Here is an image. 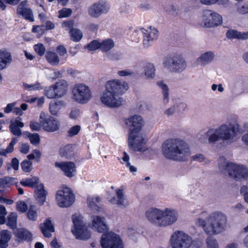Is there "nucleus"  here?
I'll return each instance as SVG.
<instances>
[{"label":"nucleus","mask_w":248,"mask_h":248,"mask_svg":"<svg viewBox=\"0 0 248 248\" xmlns=\"http://www.w3.org/2000/svg\"><path fill=\"white\" fill-rule=\"evenodd\" d=\"M115 195H109L107 197L108 201L113 205H116L121 208H125L129 205V202L124 195V190L120 188L115 190Z\"/></svg>","instance_id":"obj_15"},{"label":"nucleus","mask_w":248,"mask_h":248,"mask_svg":"<svg viewBox=\"0 0 248 248\" xmlns=\"http://www.w3.org/2000/svg\"><path fill=\"white\" fill-rule=\"evenodd\" d=\"M39 227L41 232L45 237H51V233L54 232V227L49 218L46 219L44 223L40 224Z\"/></svg>","instance_id":"obj_24"},{"label":"nucleus","mask_w":248,"mask_h":248,"mask_svg":"<svg viewBox=\"0 0 248 248\" xmlns=\"http://www.w3.org/2000/svg\"><path fill=\"white\" fill-rule=\"evenodd\" d=\"M161 152L166 159L173 161H184L190 155L188 145L180 139H170L162 144Z\"/></svg>","instance_id":"obj_3"},{"label":"nucleus","mask_w":248,"mask_h":248,"mask_svg":"<svg viewBox=\"0 0 248 248\" xmlns=\"http://www.w3.org/2000/svg\"><path fill=\"white\" fill-rule=\"evenodd\" d=\"M81 129V127L80 125H77L71 127L67 131V137H73L77 135Z\"/></svg>","instance_id":"obj_49"},{"label":"nucleus","mask_w":248,"mask_h":248,"mask_svg":"<svg viewBox=\"0 0 248 248\" xmlns=\"http://www.w3.org/2000/svg\"><path fill=\"white\" fill-rule=\"evenodd\" d=\"M89 51H93L100 49V42L97 40H93L85 46Z\"/></svg>","instance_id":"obj_50"},{"label":"nucleus","mask_w":248,"mask_h":248,"mask_svg":"<svg viewBox=\"0 0 248 248\" xmlns=\"http://www.w3.org/2000/svg\"><path fill=\"white\" fill-rule=\"evenodd\" d=\"M45 95L49 98H60L62 96V83L57 82L46 90Z\"/></svg>","instance_id":"obj_21"},{"label":"nucleus","mask_w":248,"mask_h":248,"mask_svg":"<svg viewBox=\"0 0 248 248\" xmlns=\"http://www.w3.org/2000/svg\"><path fill=\"white\" fill-rule=\"evenodd\" d=\"M143 74L147 79H153L155 75V68L153 63L151 62H145L143 64Z\"/></svg>","instance_id":"obj_27"},{"label":"nucleus","mask_w":248,"mask_h":248,"mask_svg":"<svg viewBox=\"0 0 248 248\" xmlns=\"http://www.w3.org/2000/svg\"><path fill=\"white\" fill-rule=\"evenodd\" d=\"M23 87L25 89L29 91L41 90L43 89V87L39 82H36L34 84H28L26 83H23Z\"/></svg>","instance_id":"obj_44"},{"label":"nucleus","mask_w":248,"mask_h":248,"mask_svg":"<svg viewBox=\"0 0 248 248\" xmlns=\"http://www.w3.org/2000/svg\"><path fill=\"white\" fill-rule=\"evenodd\" d=\"M145 217L152 224L158 227H166L175 223L179 218L177 210L172 208L163 209L150 207L145 212Z\"/></svg>","instance_id":"obj_2"},{"label":"nucleus","mask_w":248,"mask_h":248,"mask_svg":"<svg viewBox=\"0 0 248 248\" xmlns=\"http://www.w3.org/2000/svg\"><path fill=\"white\" fill-rule=\"evenodd\" d=\"M92 227L100 233H105L108 230L106 219L99 216L93 217ZM101 244L103 248H124L120 236L112 232L102 235Z\"/></svg>","instance_id":"obj_5"},{"label":"nucleus","mask_w":248,"mask_h":248,"mask_svg":"<svg viewBox=\"0 0 248 248\" xmlns=\"http://www.w3.org/2000/svg\"><path fill=\"white\" fill-rule=\"evenodd\" d=\"M233 163L230 162L224 156H220L217 160V166L220 172L229 175L231 168L232 167Z\"/></svg>","instance_id":"obj_22"},{"label":"nucleus","mask_w":248,"mask_h":248,"mask_svg":"<svg viewBox=\"0 0 248 248\" xmlns=\"http://www.w3.org/2000/svg\"><path fill=\"white\" fill-rule=\"evenodd\" d=\"M215 58L214 53L212 51H207L202 53L196 60L197 62L201 66L205 65L211 63Z\"/></svg>","instance_id":"obj_25"},{"label":"nucleus","mask_w":248,"mask_h":248,"mask_svg":"<svg viewBox=\"0 0 248 248\" xmlns=\"http://www.w3.org/2000/svg\"><path fill=\"white\" fill-rule=\"evenodd\" d=\"M46 58L47 61L52 65H57L60 62V59L57 54L53 51H46Z\"/></svg>","instance_id":"obj_33"},{"label":"nucleus","mask_w":248,"mask_h":248,"mask_svg":"<svg viewBox=\"0 0 248 248\" xmlns=\"http://www.w3.org/2000/svg\"><path fill=\"white\" fill-rule=\"evenodd\" d=\"M17 140L13 138L6 149L0 148V155L6 156L7 154L11 153L14 151V145L17 143Z\"/></svg>","instance_id":"obj_39"},{"label":"nucleus","mask_w":248,"mask_h":248,"mask_svg":"<svg viewBox=\"0 0 248 248\" xmlns=\"http://www.w3.org/2000/svg\"><path fill=\"white\" fill-rule=\"evenodd\" d=\"M39 118L40 122L45 131L53 132L58 129L57 121L52 117L47 116L45 112H41Z\"/></svg>","instance_id":"obj_17"},{"label":"nucleus","mask_w":248,"mask_h":248,"mask_svg":"<svg viewBox=\"0 0 248 248\" xmlns=\"http://www.w3.org/2000/svg\"><path fill=\"white\" fill-rule=\"evenodd\" d=\"M214 128H209L207 132L201 135L199 138L200 142H206L208 140L209 143H215L216 142Z\"/></svg>","instance_id":"obj_28"},{"label":"nucleus","mask_w":248,"mask_h":248,"mask_svg":"<svg viewBox=\"0 0 248 248\" xmlns=\"http://www.w3.org/2000/svg\"><path fill=\"white\" fill-rule=\"evenodd\" d=\"M237 12L242 15L248 14V4H240L238 5Z\"/></svg>","instance_id":"obj_57"},{"label":"nucleus","mask_w":248,"mask_h":248,"mask_svg":"<svg viewBox=\"0 0 248 248\" xmlns=\"http://www.w3.org/2000/svg\"><path fill=\"white\" fill-rule=\"evenodd\" d=\"M192 159L194 161H197L200 162H202L206 160L205 156L201 154H196L192 156Z\"/></svg>","instance_id":"obj_61"},{"label":"nucleus","mask_w":248,"mask_h":248,"mask_svg":"<svg viewBox=\"0 0 248 248\" xmlns=\"http://www.w3.org/2000/svg\"><path fill=\"white\" fill-rule=\"evenodd\" d=\"M228 218L225 214L220 211L210 213L204 220L199 218L197 224L208 235H215L225 231L227 228Z\"/></svg>","instance_id":"obj_4"},{"label":"nucleus","mask_w":248,"mask_h":248,"mask_svg":"<svg viewBox=\"0 0 248 248\" xmlns=\"http://www.w3.org/2000/svg\"><path fill=\"white\" fill-rule=\"evenodd\" d=\"M228 176L236 181L245 180L248 178V169L244 166L233 164Z\"/></svg>","instance_id":"obj_16"},{"label":"nucleus","mask_w":248,"mask_h":248,"mask_svg":"<svg viewBox=\"0 0 248 248\" xmlns=\"http://www.w3.org/2000/svg\"><path fill=\"white\" fill-rule=\"evenodd\" d=\"M17 13L18 14L22 15L26 20L31 22L34 21L33 13L30 8L22 9L17 11Z\"/></svg>","instance_id":"obj_41"},{"label":"nucleus","mask_w":248,"mask_h":248,"mask_svg":"<svg viewBox=\"0 0 248 248\" xmlns=\"http://www.w3.org/2000/svg\"><path fill=\"white\" fill-rule=\"evenodd\" d=\"M157 85L162 90L164 103H167L169 101V89L168 86L163 81H158Z\"/></svg>","instance_id":"obj_35"},{"label":"nucleus","mask_w":248,"mask_h":248,"mask_svg":"<svg viewBox=\"0 0 248 248\" xmlns=\"http://www.w3.org/2000/svg\"><path fill=\"white\" fill-rule=\"evenodd\" d=\"M127 82L121 79H114L107 81L105 90L100 98L101 102L109 108H118L123 104L121 96L128 89Z\"/></svg>","instance_id":"obj_1"},{"label":"nucleus","mask_w":248,"mask_h":248,"mask_svg":"<svg viewBox=\"0 0 248 248\" xmlns=\"http://www.w3.org/2000/svg\"><path fill=\"white\" fill-rule=\"evenodd\" d=\"M72 99L76 102L85 104L92 98V93L89 87L84 83L76 84L72 90Z\"/></svg>","instance_id":"obj_9"},{"label":"nucleus","mask_w":248,"mask_h":248,"mask_svg":"<svg viewBox=\"0 0 248 248\" xmlns=\"http://www.w3.org/2000/svg\"><path fill=\"white\" fill-rule=\"evenodd\" d=\"M80 111L79 109L74 108L72 109L69 114L71 119H76L80 116Z\"/></svg>","instance_id":"obj_59"},{"label":"nucleus","mask_w":248,"mask_h":248,"mask_svg":"<svg viewBox=\"0 0 248 248\" xmlns=\"http://www.w3.org/2000/svg\"><path fill=\"white\" fill-rule=\"evenodd\" d=\"M16 240L19 242H29L31 240L32 234L28 230L20 228L16 229L14 232Z\"/></svg>","instance_id":"obj_20"},{"label":"nucleus","mask_w":248,"mask_h":248,"mask_svg":"<svg viewBox=\"0 0 248 248\" xmlns=\"http://www.w3.org/2000/svg\"><path fill=\"white\" fill-rule=\"evenodd\" d=\"M27 205L25 202L23 201H18L16 203L17 210L21 213L25 212L27 211Z\"/></svg>","instance_id":"obj_56"},{"label":"nucleus","mask_w":248,"mask_h":248,"mask_svg":"<svg viewBox=\"0 0 248 248\" xmlns=\"http://www.w3.org/2000/svg\"><path fill=\"white\" fill-rule=\"evenodd\" d=\"M21 118L18 117V119L14 122H11L9 125V129L11 133L15 136L20 137L22 135L21 130L20 128H22L24 124L20 122Z\"/></svg>","instance_id":"obj_26"},{"label":"nucleus","mask_w":248,"mask_h":248,"mask_svg":"<svg viewBox=\"0 0 248 248\" xmlns=\"http://www.w3.org/2000/svg\"><path fill=\"white\" fill-rule=\"evenodd\" d=\"M211 236L212 235H209L206 239L208 248H218L217 240Z\"/></svg>","instance_id":"obj_52"},{"label":"nucleus","mask_w":248,"mask_h":248,"mask_svg":"<svg viewBox=\"0 0 248 248\" xmlns=\"http://www.w3.org/2000/svg\"><path fill=\"white\" fill-rule=\"evenodd\" d=\"M171 248H189L193 244L192 238L183 231H175L170 239Z\"/></svg>","instance_id":"obj_10"},{"label":"nucleus","mask_w":248,"mask_h":248,"mask_svg":"<svg viewBox=\"0 0 248 248\" xmlns=\"http://www.w3.org/2000/svg\"><path fill=\"white\" fill-rule=\"evenodd\" d=\"M32 162L29 160H24L21 163V167L23 171L26 172H30L32 169Z\"/></svg>","instance_id":"obj_48"},{"label":"nucleus","mask_w":248,"mask_h":248,"mask_svg":"<svg viewBox=\"0 0 248 248\" xmlns=\"http://www.w3.org/2000/svg\"><path fill=\"white\" fill-rule=\"evenodd\" d=\"M143 35V45L145 47L151 45V42L156 40L158 37V31L155 28L148 27L147 29L141 28L140 29Z\"/></svg>","instance_id":"obj_18"},{"label":"nucleus","mask_w":248,"mask_h":248,"mask_svg":"<svg viewBox=\"0 0 248 248\" xmlns=\"http://www.w3.org/2000/svg\"><path fill=\"white\" fill-rule=\"evenodd\" d=\"M56 200L58 206L62 207V190H58L56 193Z\"/></svg>","instance_id":"obj_63"},{"label":"nucleus","mask_w":248,"mask_h":248,"mask_svg":"<svg viewBox=\"0 0 248 248\" xmlns=\"http://www.w3.org/2000/svg\"><path fill=\"white\" fill-rule=\"evenodd\" d=\"M62 107V102L61 100H57L54 102H51L49 105V110L51 114L53 115H58L61 113V109Z\"/></svg>","instance_id":"obj_34"},{"label":"nucleus","mask_w":248,"mask_h":248,"mask_svg":"<svg viewBox=\"0 0 248 248\" xmlns=\"http://www.w3.org/2000/svg\"><path fill=\"white\" fill-rule=\"evenodd\" d=\"M27 217L29 219L32 221H36L37 219L38 214L37 213V208L34 205H31L29 207L28 211Z\"/></svg>","instance_id":"obj_43"},{"label":"nucleus","mask_w":248,"mask_h":248,"mask_svg":"<svg viewBox=\"0 0 248 248\" xmlns=\"http://www.w3.org/2000/svg\"><path fill=\"white\" fill-rule=\"evenodd\" d=\"M48 193L45 189V186L43 184H39L35 191V197L40 205L44 204L46 201V197Z\"/></svg>","instance_id":"obj_23"},{"label":"nucleus","mask_w":248,"mask_h":248,"mask_svg":"<svg viewBox=\"0 0 248 248\" xmlns=\"http://www.w3.org/2000/svg\"><path fill=\"white\" fill-rule=\"evenodd\" d=\"M12 62L10 53L5 50H0V69L5 68Z\"/></svg>","instance_id":"obj_31"},{"label":"nucleus","mask_w":248,"mask_h":248,"mask_svg":"<svg viewBox=\"0 0 248 248\" xmlns=\"http://www.w3.org/2000/svg\"><path fill=\"white\" fill-rule=\"evenodd\" d=\"M74 24V20L63 21V28H66V30L69 32V30L72 29V28H73Z\"/></svg>","instance_id":"obj_60"},{"label":"nucleus","mask_w":248,"mask_h":248,"mask_svg":"<svg viewBox=\"0 0 248 248\" xmlns=\"http://www.w3.org/2000/svg\"><path fill=\"white\" fill-rule=\"evenodd\" d=\"M114 46V42L110 39H105L100 42V50L103 52L108 51L112 49Z\"/></svg>","instance_id":"obj_37"},{"label":"nucleus","mask_w":248,"mask_h":248,"mask_svg":"<svg viewBox=\"0 0 248 248\" xmlns=\"http://www.w3.org/2000/svg\"><path fill=\"white\" fill-rule=\"evenodd\" d=\"M63 171L68 177H73L75 176L77 171L75 164L71 161L63 162Z\"/></svg>","instance_id":"obj_29"},{"label":"nucleus","mask_w":248,"mask_h":248,"mask_svg":"<svg viewBox=\"0 0 248 248\" xmlns=\"http://www.w3.org/2000/svg\"><path fill=\"white\" fill-rule=\"evenodd\" d=\"M17 215L16 213H11L8 217L7 225L10 228L15 229L17 226Z\"/></svg>","instance_id":"obj_40"},{"label":"nucleus","mask_w":248,"mask_h":248,"mask_svg":"<svg viewBox=\"0 0 248 248\" xmlns=\"http://www.w3.org/2000/svg\"><path fill=\"white\" fill-rule=\"evenodd\" d=\"M16 179L14 177L4 176L0 178V187L5 188L10 187L16 182Z\"/></svg>","instance_id":"obj_38"},{"label":"nucleus","mask_w":248,"mask_h":248,"mask_svg":"<svg viewBox=\"0 0 248 248\" xmlns=\"http://www.w3.org/2000/svg\"><path fill=\"white\" fill-rule=\"evenodd\" d=\"M226 35L228 39H241V32L234 30H229L227 31Z\"/></svg>","instance_id":"obj_46"},{"label":"nucleus","mask_w":248,"mask_h":248,"mask_svg":"<svg viewBox=\"0 0 248 248\" xmlns=\"http://www.w3.org/2000/svg\"><path fill=\"white\" fill-rule=\"evenodd\" d=\"M72 220L74 226L72 229V232L76 238L84 240L89 239L91 233L85 224L83 217L76 214L73 215Z\"/></svg>","instance_id":"obj_8"},{"label":"nucleus","mask_w":248,"mask_h":248,"mask_svg":"<svg viewBox=\"0 0 248 248\" xmlns=\"http://www.w3.org/2000/svg\"><path fill=\"white\" fill-rule=\"evenodd\" d=\"M128 143L134 151L144 152L147 150L145 140L140 133L129 134Z\"/></svg>","instance_id":"obj_13"},{"label":"nucleus","mask_w":248,"mask_h":248,"mask_svg":"<svg viewBox=\"0 0 248 248\" xmlns=\"http://www.w3.org/2000/svg\"><path fill=\"white\" fill-rule=\"evenodd\" d=\"M173 106L175 108L177 112H183L186 110L187 105L184 102L179 101L175 103Z\"/></svg>","instance_id":"obj_53"},{"label":"nucleus","mask_w":248,"mask_h":248,"mask_svg":"<svg viewBox=\"0 0 248 248\" xmlns=\"http://www.w3.org/2000/svg\"><path fill=\"white\" fill-rule=\"evenodd\" d=\"M27 136L29 138L31 142L34 145H37L40 143V136L37 133H30L27 132Z\"/></svg>","instance_id":"obj_47"},{"label":"nucleus","mask_w":248,"mask_h":248,"mask_svg":"<svg viewBox=\"0 0 248 248\" xmlns=\"http://www.w3.org/2000/svg\"><path fill=\"white\" fill-rule=\"evenodd\" d=\"M34 49L35 51L40 56H43L46 51L45 46L42 44L34 45Z\"/></svg>","instance_id":"obj_55"},{"label":"nucleus","mask_w":248,"mask_h":248,"mask_svg":"<svg viewBox=\"0 0 248 248\" xmlns=\"http://www.w3.org/2000/svg\"><path fill=\"white\" fill-rule=\"evenodd\" d=\"M101 202V198L98 196L88 197L87 201L88 207L94 212L101 211L102 209L99 206Z\"/></svg>","instance_id":"obj_30"},{"label":"nucleus","mask_w":248,"mask_h":248,"mask_svg":"<svg viewBox=\"0 0 248 248\" xmlns=\"http://www.w3.org/2000/svg\"><path fill=\"white\" fill-rule=\"evenodd\" d=\"M202 3L205 4H214L218 2L220 4L224 5L228 3V0H201Z\"/></svg>","instance_id":"obj_58"},{"label":"nucleus","mask_w":248,"mask_h":248,"mask_svg":"<svg viewBox=\"0 0 248 248\" xmlns=\"http://www.w3.org/2000/svg\"><path fill=\"white\" fill-rule=\"evenodd\" d=\"M109 9V5L106 1L101 0L89 7L88 13L92 17L97 18L102 14H106Z\"/></svg>","instance_id":"obj_14"},{"label":"nucleus","mask_w":248,"mask_h":248,"mask_svg":"<svg viewBox=\"0 0 248 248\" xmlns=\"http://www.w3.org/2000/svg\"><path fill=\"white\" fill-rule=\"evenodd\" d=\"M30 149V146L27 143H23L20 147V152L23 154H27Z\"/></svg>","instance_id":"obj_64"},{"label":"nucleus","mask_w":248,"mask_h":248,"mask_svg":"<svg viewBox=\"0 0 248 248\" xmlns=\"http://www.w3.org/2000/svg\"><path fill=\"white\" fill-rule=\"evenodd\" d=\"M202 21L206 28L218 26L222 23V18L218 14L210 10H205L202 16Z\"/></svg>","instance_id":"obj_11"},{"label":"nucleus","mask_w":248,"mask_h":248,"mask_svg":"<svg viewBox=\"0 0 248 248\" xmlns=\"http://www.w3.org/2000/svg\"><path fill=\"white\" fill-rule=\"evenodd\" d=\"M163 64L167 71L175 74L183 72L187 67L185 58L178 54H172L167 57L164 60Z\"/></svg>","instance_id":"obj_7"},{"label":"nucleus","mask_w":248,"mask_h":248,"mask_svg":"<svg viewBox=\"0 0 248 248\" xmlns=\"http://www.w3.org/2000/svg\"><path fill=\"white\" fill-rule=\"evenodd\" d=\"M41 123L31 121L30 126L32 131H39L41 129Z\"/></svg>","instance_id":"obj_62"},{"label":"nucleus","mask_w":248,"mask_h":248,"mask_svg":"<svg viewBox=\"0 0 248 248\" xmlns=\"http://www.w3.org/2000/svg\"><path fill=\"white\" fill-rule=\"evenodd\" d=\"M240 125L234 117H230L227 121L217 128H214L216 142L221 140L232 143L236 139Z\"/></svg>","instance_id":"obj_6"},{"label":"nucleus","mask_w":248,"mask_h":248,"mask_svg":"<svg viewBox=\"0 0 248 248\" xmlns=\"http://www.w3.org/2000/svg\"><path fill=\"white\" fill-rule=\"evenodd\" d=\"M122 159L124 161V164L125 165L126 167L129 168L131 172L134 173L137 171V168L135 166L131 165L130 162H129L130 157L125 152L123 153V157Z\"/></svg>","instance_id":"obj_45"},{"label":"nucleus","mask_w":248,"mask_h":248,"mask_svg":"<svg viewBox=\"0 0 248 248\" xmlns=\"http://www.w3.org/2000/svg\"><path fill=\"white\" fill-rule=\"evenodd\" d=\"M117 74L119 76L123 77H132L135 75L134 72L131 69H126L123 70L118 71Z\"/></svg>","instance_id":"obj_51"},{"label":"nucleus","mask_w":248,"mask_h":248,"mask_svg":"<svg viewBox=\"0 0 248 248\" xmlns=\"http://www.w3.org/2000/svg\"><path fill=\"white\" fill-rule=\"evenodd\" d=\"M69 33L71 40L74 42H79L83 37V33L81 31L77 28L70 29Z\"/></svg>","instance_id":"obj_36"},{"label":"nucleus","mask_w":248,"mask_h":248,"mask_svg":"<svg viewBox=\"0 0 248 248\" xmlns=\"http://www.w3.org/2000/svg\"><path fill=\"white\" fill-rule=\"evenodd\" d=\"M125 124L129 128V134L133 136V134L139 133L144 125L145 122L141 116L135 114L125 119Z\"/></svg>","instance_id":"obj_12"},{"label":"nucleus","mask_w":248,"mask_h":248,"mask_svg":"<svg viewBox=\"0 0 248 248\" xmlns=\"http://www.w3.org/2000/svg\"><path fill=\"white\" fill-rule=\"evenodd\" d=\"M39 179L38 177L34 176L31 178H26L22 179L20 183L24 186H29L31 187H35L39 185Z\"/></svg>","instance_id":"obj_32"},{"label":"nucleus","mask_w":248,"mask_h":248,"mask_svg":"<svg viewBox=\"0 0 248 248\" xmlns=\"http://www.w3.org/2000/svg\"><path fill=\"white\" fill-rule=\"evenodd\" d=\"M1 239L8 244L11 237V233L8 230H3L0 232Z\"/></svg>","instance_id":"obj_54"},{"label":"nucleus","mask_w":248,"mask_h":248,"mask_svg":"<svg viewBox=\"0 0 248 248\" xmlns=\"http://www.w3.org/2000/svg\"><path fill=\"white\" fill-rule=\"evenodd\" d=\"M75 155L74 147L72 144H67L63 149V156L70 158Z\"/></svg>","instance_id":"obj_42"},{"label":"nucleus","mask_w":248,"mask_h":248,"mask_svg":"<svg viewBox=\"0 0 248 248\" xmlns=\"http://www.w3.org/2000/svg\"><path fill=\"white\" fill-rule=\"evenodd\" d=\"M75 201V196L73 190L66 186L63 185V207L72 206Z\"/></svg>","instance_id":"obj_19"}]
</instances>
